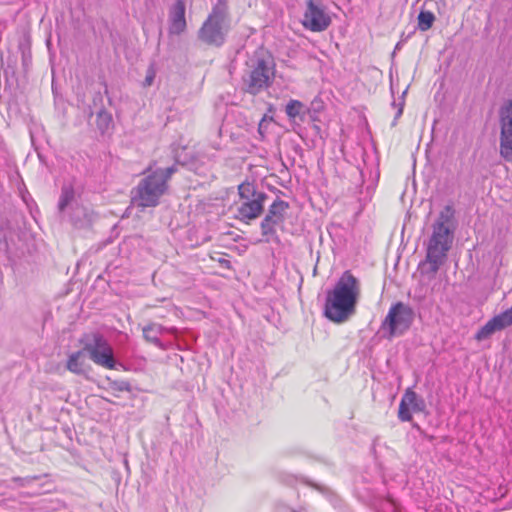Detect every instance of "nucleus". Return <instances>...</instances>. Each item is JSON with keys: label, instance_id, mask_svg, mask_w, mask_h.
<instances>
[{"label": "nucleus", "instance_id": "nucleus-21", "mask_svg": "<svg viewBox=\"0 0 512 512\" xmlns=\"http://www.w3.org/2000/svg\"><path fill=\"white\" fill-rule=\"evenodd\" d=\"M109 387L114 392H130L131 385L126 380H114L111 381Z\"/></svg>", "mask_w": 512, "mask_h": 512}, {"label": "nucleus", "instance_id": "nucleus-20", "mask_svg": "<svg viewBox=\"0 0 512 512\" xmlns=\"http://www.w3.org/2000/svg\"><path fill=\"white\" fill-rule=\"evenodd\" d=\"M112 122V116L105 110H100L97 113V125L100 130L105 131L108 129Z\"/></svg>", "mask_w": 512, "mask_h": 512}, {"label": "nucleus", "instance_id": "nucleus-14", "mask_svg": "<svg viewBox=\"0 0 512 512\" xmlns=\"http://www.w3.org/2000/svg\"><path fill=\"white\" fill-rule=\"evenodd\" d=\"M510 325L500 314L491 318L475 335L477 341H483L490 338L494 333L504 330Z\"/></svg>", "mask_w": 512, "mask_h": 512}, {"label": "nucleus", "instance_id": "nucleus-16", "mask_svg": "<svg viewBox=\"0 0 512 512\" xmlns=\"http://www.w3.org/2000/svg\"><path fill=\"white\" fill-rule=\"evenodd\" d=\"M66 368L77 375H85L87 373L89 365L87 364L86 352L83 348L68 356Z\"/></svg>", "mask_w": 512, "mask_h": 512}, {"label": "nucleus", "instance_id": "nucleus-28", "mask_svg": "<svg viewBox=\"0 0 512 512\" xmlns=\"http://www.w3.org/2000/svg\"><path fill=\"white\" fill-rule=\"evenodd\" d=\"M291 512H295L294 510H292Z\"/></svg>", "mask_w": 512, "mask_h": 512}, {"label": "nucleus", "instance_id": "nucleus-3", "mask_svg": "<svg viewBox=\"0 0 512 512\" xmlns=\"http://www.w3.org/2000/svg\"><path fill=\"white\" fill-rule=\"evenodd\" d=\"M175 172V166L158 168L143 178L132 191V203L142 208L157 206L161 196L167 190L168 180Z\"/></svg>", "mask_w": 512, "mask_h": 512}, {"label": "nucleus", "instance_id": "nucleus-27", "mask_svg": "<svg viewBox=\"0 0 512 512\" xmlns=\"http://www.w3.org/2000/svg\"><path fill=\"white\" fill-rule=\"evenodd\" d=\"M175 160H176V162H177V163H180V164H182V165H184V164H185V161H182V160L180 159V156H179V155H177V154L175 155Z\"/></svg>", "mask_w": 512, "mask_h": 512}, {"label": "nucleus", "instance_id": "nucleus-6", "mask_svg": "<svg viewBox=\"0 0 512 512\" xmlns=\"http://www.w3.org/2000/svg\"><path fill=\"white\" fill-rule=\"evenodd\" d=\"M58 211L62 219L67 220L76 229L89 228L96 215L86 206L80 205L70 184L63 185L58 202Z\"/></svg>", "mask_w": 512, "mask_h": 512}, {"label": "nucleus", "instance_id": "nucleus-10", "mask_svg": "<svg viewBox=\"0 0 512 512\" xmlns=\"http://www.w3.org/2000/svg\"><path fill=\"white\" fill-rule=\"evenodd\" d=\"M500 155L512 160V101L505 102L499 110Z\"/></svg>", "mask_w": 512, "mask_h": 512}, {"label": "nucleus", "instance_id": "nucleus-4", "mask_svg": "<svg viewBox=\"0 0 512 512\" xmlns=\"http://www.w3.org/2000/svg\"><path fill=\"white\" fill-rule=\"evenodd\" d=\"M275 76V64L272 57L263 52L255 53L247 62V71L243 76L245 89L252 95L268 88Z\"/></svg>", "mask_w": 512, "mask_h": 512}, {"label": "nucleus", "instance_id": "nucleus-7", "mask_svg": "<svg viewBox=\"0 0 512 512\" xmlns=\"http://www.w3.org/2000/svg\"><path fill=\"white\" fill-rule=\"evenodd\" d=\"M240 204L237 207L240 220H252L263 211V205L267 199L264 192L258 191L254 184L246 182L238 186Z\"/></svg>", "mask_w": 512, "mask_h": 512}, {"label": "nucleus", "instance_id": "nucleus-8", "mask_svg": "<svg viewBox=\"0 0 512 512\" xmlns=\"http://www.w3.org/2000/svg\"><path fill=\"white\" fill-rule=\"evenodd\" d=\"M83 349L89 354L90 359L97 365L107 369H113L116 361L113 349L107 339L100 333H91L81 339Z\"/></svg>", "mask_w": 512, "mask_h": 512}, {"label": "nucleus", "instance_id": "nucleus-25", "mask_svg": "<svg viewBox=\"0 0 512 512\" xmlns=\"http://www.w3.org/2000/svg\"><path fill=\"white\" fill-rule=\"evenodd\" d=\"M501 315L504 317V319L508 322V324L512 325V306L501 313Z\"/></svg>", "mask_w": 512, "mask_h": 512}, {"label": "nucleus", "instance_id": "nucleus-18", "mask_svg": "<svg viewBox=\"0 0 512 512\" xmlns=\"http://www.w3.org/2000/svg\"><path fill=\"white\" fill-rule=\"evenodd\" d=\"M285 112L289 119H295L305 113V106L298 100H290L286 105Z\"/></svg>", "mask_w": 512, "mask_h": 512}, {"label": "nucleus", "instance_id": "nucleus-5", "mask_svg": "<svg viewBox=\"0 0 512 512\" xmlns=\"http://www.w3.org/2000/svg\"><path fill=\"white\" fill-rule=\"evenodd\" d=\"M230 29L226 0H217L211 13L198 32L199 39L207 45L220 47L224 44Z\"/></svg>", "mask_w": 512, "mask_h": 512}, {"label": "nucleus", "instance_id": "nucleus-17", "mask_svg": "<svg viewBox=\"0 0 512 512\" xmlns=\"http://www.w3.org/2000/svg\"><path fill=\"white\" fill-rule=\"evenodd\" d=\"M288 208V204L280 199L275 200L269 207L268 214L265 216L271 220L282 221L283 213Z\"/></svg>", "mask_w": 512, "mask_h": 512}, {"label": "nucleus", "instance_id": "nucleus-12", "mask_svg": "<svg viewBox=\"0 0 512 512\" xmlns=\"http://www.w3.org/2000/svg\"><path fill=\"white\" fill-rule=\"evenodd\" d=\"M425 407L424 399L413 390L407 389L399 405L398 418L403 422L411 421L412 412H423Z\"/></svg>", "mask_w": 512, "mask_h": 512}, {"label": "nucleus", "instance_id": "nucleus-22", "mask_svg": "<svg viewBox=\"0 0 512 512\" xmlns=\"http://www.w3.org/2000/svg\"><path fill=\"white\" fill-rule=\"evenodd\" d=\"M277 220H271L265 217L261 223V230L264 236L272 235L275 233V224H277Z\"/></svg>", "mask_w": 512, "mask_h": 512}, {"label": "nucleus", "instance_id": "nucleus-15", "mask_svg": "<svg viewBox=\"0 0 512 512\" xmlns=\"http://www.w3.org/2000/svg\"><path fill=\"white\" fill-rule=\"evenodd\" d=\"M142 331L143 336L147 342L152 343L156 347L164 349V345L159 337L164 333L174 334L176 332V328H165L159 324L151 323L143 327Z\"/></svg>", "mask_w": 512, "mask_h": 512}, {"label": "nucleus", "instance_id": "nucleus-9", "mask_svg": "<svg viewBox=\"0 0 512 512\" xmlns=\"http://www.w3.org/2000/svg\"><path fill=\"white\" fill-rule=\"evenodd\" d=\"M414 316V311L409 305L397 302L390 307L381 328L387 331L389 339L400 336L410 328Z\"/></svg>", "mask_w": 512, "mask_h": 512}, {"label": "nucleus", "instance_id": "nucleus-2", "mask_svg": "<svg viewBox=\"0 0 512 512\" xmlns=\"http://www.w3.org/2000/svg\"><path fill=\"white\" fill-rule=\"evenodd\" d=\"M455 208L452 204L445 205L432 224V234L427 245L426 260L432 272H437L447 258L452 247L454 233L457 228Z\"/></svg>", "mask_w": 512, "mask_h": 512}, {"label": "nucleus", "instance_id": "nucleus-13", "mask_svg": "<svg viewBox=\"0 0 512 512\" xmlns=\"http://www.w3.org/2000/svg\"><path fill=\"white\" fill-rule=\"evenodd\" d=\"M170 20V33L180 34L186 29L185 20V3L183 0H177L172 6L169 15Z\"/></svg>", "mask_w": 512, "mask_h": 512}, {"label": "nucleus", "instance_id": "nucleus-19", "mask_svg": "<svg viewBox=\"0 0 512 512\" xmlns=\"http://www.w3.org/2000/svg\"><path fill=\"white\" fill-rule=\"evenodd\" d=\"M435 21V15L431 11L422 10L418 15V28L421 31L429 30Z\"/></svg>", "mask_w": 512, "mask_h": 512}, {"label": "nucleus", "instance_id": "nucleus-11", "mask_svg": "<svg viewBox=\"0 0 512 512\" xmlns=\"http://www.w3.org/2000/svg\"><path fill=\"white\" fill-rule=\"evenodd\" d=\"M330 23L331 18L324 8L314 0H307L302 20L303 26L310 31L321 32L326 30Z\"/></svg>", "mask_w": 512, "mask_h": 512}, {"label": "nucleus", "instance_id": "nucleus-1", "mask_svg": "<svg viewBox=\"0 0 512 512\" xmlns=\"http://www.w3.org/2000/svg\"><path fill=\"white\" fill-rule=\"evenodd\" d=\"M360 293V281L350 271H345L327 292L324 315L334 323L346 322L356 312Z\"/></svg>", "mask_w": 512, "mask_h": 512}, {"label": "nucleus", "instance_id": "nucleus-26", "mask_svg": "<svg viewBox=\"0 0 512 512\" xmlns=\"http://www.w3.org/2000/svg\"><path fill=\"white\" fill-rule=\"evenodd\" d=\"M402 112H403V107L401 105L400 108L398 109L397 113H396L394 121H396L402 115ZM393 125H395V122H393Z\"/></svg>", "mask_w": 512, "mask_h": 512}, {"label": "nucleus", "instance_id": "nucleus-23", "mask_svg": "<svg viewBox=\"0 0 512 512\" xmlns=\"http://www.w3.org/2000/svg\"><path fill=\"white\" fill-rule=\"evenodd\" d=\"M155 79V70L153 67H149L146 73V77L144 79V86H151Z\"/></svg>", "mask_w": 512, "mask_h": 512}, {"label": "nucleus", "instance_id": "nucleus-24", "mask_svg": "<svg viewBox=\"0 0 512 512\" xmlns=\"http://www.w3.org/2000/svg\"><path fill=\"white\" fill-rule=\"evenodd\" d=\"M37 477H24V478H21V477H14L12 479L13 482L17 483L19 486H26L28 484H30L32 481L36 480Z\"/></svg>", "mask_w": 512, "mask_h": 512}]
</instances>
